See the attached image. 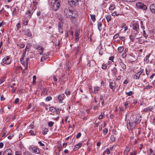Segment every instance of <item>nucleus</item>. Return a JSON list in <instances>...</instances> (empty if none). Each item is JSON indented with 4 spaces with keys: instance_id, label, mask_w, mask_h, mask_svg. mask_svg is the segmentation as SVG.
Wrapping results in <instances>:
<instances>
[{
    "instance_id": "f257e3e1",
    "label": "nucleus",
    "mask_w": 155,
    "mask_h": 155,
    "mask_svg": "<svg viewBox=\"0 0 155 155\" xmlns=\"http://www.w3.org/2000/svg\"><path fill=\"white\" fill-rule=\"evenodd\" d=\"M51 5L52 9L55 11H56L59 9L60 6L58 0H52Z\"/></svg>"
},
{
    "instance_id": "f03ea898",
    "label": "nucleus",
    "mask_w": 155,
    "mask_h": 155,
    "mask_svg": "<svg viewBox=\"0 0 155 155\" xmlns=\"http://www.w3.org/2000/svg\"><path fill=\"white\" fill-rule=\"evenodd\" d=\"M136 124L135 121H132L131 120L130 121L129 120H127V127L128 130H131L133 132V130L136 127Z\"/></svg>"
},
{
    "instance_id": "7ed1b4c3",
    "label": "nucleus",
    "mask_w": 155,
    "mask_h": 155,
    "mask_svg": "<svg viewBox=\"0 0 155 155\" xmlns=\"http://www.w3.org/2000/svg\"><path fill=\"white\" fill-rule=\"evenodd\" d=\"M80 0H68V3L69 6L73 7H76L79 5Z\"/></svg>"
},
{
    "instance_id": "20e7f679",
    "label": "nucleus",
    "mask_w": 155,
    "mask_h": 155,
    "mask_svg": "<svg viewBox=\"0 0 155 155\" xmlns=\"http://www.w3.org/2000/svg\"><path fill=\"white\" fill-rule=\"evenodd\" d=\"M136 6L137 8L142 9L144 10H146L147 9L146 6L141 2H137L136 4Z\"/></svg>"
},
{
    "instance_id": "39448f33",
    "label": "nucleus",
    "mask_w": 155,
    "mask_h": 155,
    "mask_svg": "<svg viewBox=\"0 0 155 155\" xmlns=\"http://www.w3.org/2000/svg\"><path fill=\"white\" fill-rule=\"evenodd\" d=\"M71 9H70L69 8L64 9V16L67 18H71Z\"/></svg>"
},
{
    "instance_id": "423d86ee",
    "label": "nucleus",
    "mask_w": 155,
    "mask_h": 155,
    "mask_svg": "<svg viewBox=\"0 0 155 155\" xmlns=\"http://www.w3.org/2000/svg\"><path fill=\"white\" fill-rule=\"evenodd\" d=\"M34 12L32 9L28 10L25 13L26 18L28 20L30 19L31 18Z\"/></svg>"
},
{
    "instance_id": "0eeeda50",
    "label": "nucleus",
    "mask_w": 155,
    "mask_h": 155,
    "mask_svg": "<svg viewBox=\"0 0 155 155\" xmlns=\"http://www.w3.org/2000/svg\"><path fill=\"white\" fill-rule=\"evenodd\" d=\"M143 71V69H142L137 73L135 72L136 74L134 76V79L136 80L139 79L140 77L141 78L140 75L142 74Z\"/></svg>"
},
{
    "instance_id": "6e6552de",
    "label": "nucleus",
    "mask_w": 155,
    "mask_h": 155,
    "mask_svg": "<svg viewBox=\"0 0 155 155\" xmlns=\"http://www.w3.org/2000/svg\"><path fill=\"white\" fill-rule=\"evenodd\" d=\"M71 17L73 18H75L78 15V11L75 9H71Z\"/></svg>"
},
{
    "instance_id": "1a4fd4ad",
    "label": "nucleus",
    "mask_w": 155,
    "mask_h": 155,
    "mask_svg": "<svg viewBox=\"0 0 155 155\" xmlns=\"http://www.w3.org/2000/svg\"><path fill=\"white\" fill-rule=\"evenodd\" d=\"M22 32H24V34L28 37H31L32 34L30 31L29 29H27L22 31Z\"/></svg>"
},
{
    "instance_id": "9d476101",
    "label": "nucleus",
    "mask_w": 155,
    "mask_h": 155,
    "mask_svg": "<svg viewBox=\"0 0 155 155\" xmlns=\"http://www.w3.org/2000/svg\"><path fill=\"white\" fill-rule=\"evenodd\" d=\"M80 34V31L78 29H76L75 31V42H78L79 40V36Z\"/></svg>"
},
{
    "instance_id": "9b49d317",
    "label": "nucleus",
    "mask_w": 155,
    "mask_h": 155,
    "mask_svg": "<svg viewBox=\"0 0 155 155\" xmlns=\"http://www.w3.org/2000/svg\"><path fill=\"white\" fill-rule=\"evenodd\" d=\"M4 63L8 64H9L11 62V60L9 59V56H6L2 60Z\"/></svg>"
},
{
    "instance_id": "f8f14e48",
    "label": "nucleus",
    "mask_w": 155,
    "mask_h": 155,
    "mask_svg": "<svg viewBox=\"0 0 155 155\" xmlns=\"http://www.w3.org/2000/svg\"><path fill=\"white\" fill-rule=\"evenodd\" d=\"M3 155H12V152L10 149H6L3 153Z\"/></svg>"
},
{
    "instance_id": "ddd939ff",
    "label": "nucleus",
    "mask_w": 155,
    "mask_h": 155,
    "mask_svg": "<svg viewBox=\"0 0 155 155\" xmlns=\"http://www.w3.org/2000/svg\"><path fill=\"white\" fill-rule=\"evenodd\" d=\"M30 149H31L33 153H36L37 154H39L40 153L39 149L36 147H33L30 148Z\"/></svg>"
},
{
    "instance_id": "4468645a",
    "label": "nucleus",
    "mask_w": 155,
    "mask_h": 155,
    "mask_svg": "<svg viewBox=\"0 0 155 155\" xmlns=\"http://www.w3.org/2000/svg\"><path fill=\"white\" fill-rule=\"evenodd\" d=\"M62 24L61 21H60L59 22L58 26V28L59 30V31L61 33H63V30L62 29Z\"/></svg>"
},
{
    "instance_id": "2eb2a0df",
    "label": "nucleus",
    "mask_w": 155,
    "mask_h": 155,
    "mask_svg": "<svg viewBox=\"0 0 155 155\" xmlns=\"http://www.w3.org/2000/svg\"><path fill=\"white\" fill-rule=\"evenodd\" d=\"M55 16L56 18L60 20V21H63V20L64 17L60 13H56L55 15Z\"/></svg>"
},
{
    "instance_id": "dca6fc26",
    "label": "nucleus",
    "mask_w": 155,
    "mask_h": 155,
    "mask_svg": "<svg viewBox=\"0 0 155 155\" xmlns=\"http://www.w3.org/2000/svg\"><path fill=\"white\" fill-rule=\"evenodd\" d=\"M133 29L135 30L137 32L138 31V28L139 26L137 23H134L133 24Z\"/></svg>"
},
{
    "instance_id": "f3484780",
    "label": "nucleus",
    "mask_w": 155,
    "mask_h": 155,
    "mask_svg": "<svg viewBox=\"0 0 155 155\" xmlns=\"http://www.w3.org/2000/svg\"><path fill=\"white\" fill-rule=\"evenodd\" d=\"M115 86L116 84L115 82H111L110 83V87L113 91H114Z\"/></svg>"
},
{
    "instance_id": "a211bd4d",
    "label": "nucleus",
    "mask_w": 155,
    "mask_h": 155,
    "mask_svg": "<svg viewBox=\"0 0 155 155\" xmlns=\"http://www.w3.org/2000/svg\"><path fill=\"white\" fill-rule=\"evenodd\" d=\"M49 55L48 53H47L46 54H44V55L42 57L41 59V61L43 62L44 61L47 59Z\"/></svg>"
},
{
    "instance_id": "6ab92c4d",
    "label": "nucleus",
    "mask_w": 155,
    "mask_h": 155,
    "mask_svg": "<svg viewBox=\"0 0 155 155\" xmlns=\"http://www.w3.org/2000/svg\"><path fill=\"white\" fill-rule=\"evenodd\" d=\"M64 94H61L58 96V100L59 101L61 102L64 99Z\"/></svg>"
},
{
    "instance_id": "aec40b11",
    "label": "nucleus",
    "mask_w": 155,
    "mask_h": 155,
    "mask_svg": "<svg viewBox=\"0 0 155 155\" xmlns=\"http://www.w3.org/2000/svg\"><path fill=\"white\" fill-rule=\"evenodd\" d=\"M150 9L152 13L155 14V4H153L151 5L150 6Z\"/></svg>"
},
{
    "instance_id": "412c9836",
    "label": "nucleus",
    "mask_w": 155,
    "mask_h": 155,
    "mask_svg": "<svg viewBox=\"0 0 155 155\" xmlns=\"http://www.w3.org/2000/svg\"><path fill=\"white\" fill-rule=\"evenodd\" d=\"M136 34L135 33H132L130 36V38L132 42H134L136 38Z\"/></svg>"
},
{
    "instance_id": "4be33fe9",
    "label": "nucleus",
    "mask_w": 155,
    "mask_h": 155,
    "mask_svg": "<svg viewBox=\"0 0 155 155\" xmlns=\"http://www.w3.org/2000/svg\"><path fill=\"white\" fill-rule=\"evenodd\" d=\"M141 118L142 117L140 116L136 117V121H135L136 124L140 123L141 120Z\"/></svg>"
},
{
    "instance_id": "5701e85b",
    "label": "nucleus",
    "mask_w": 155,
    "mask_h": 155,
    "mask_svg": "<svg viewBox=\"0 0 155 155\" xmlns=\"http://www.w3.org/2000/svg\"><path fill=\"white\" fill-rule=\"evenodd\" d=\"M35 48L37 49L38 50L42 52H43L44 51V49L43 48L41 47L39 45H36Z\"/></svg>"
},
{
    "instance_id": "b1692460",
    "label": "nucleus",
    "mask_w": 155,
    "mask_h": 155,
    "mask_svg": "<svg viewBox=\"0 0 155 155\" xmlns=\"http://www.w3.org/2000/svg\"><path fill=\"white\" fill-rule=\"evenodd\" d=\"M111 71L113 74L114 75H115L117 73V68L115 67H114L111 70Z\"/></svg>"
},
{
    "instance_id": "393cba45",
    "label": "nucleus",
    "mask_w": 155,
    "mask_h": 155,
    "mask_svg": "<svg viewBox=\"0 0 155 155\" xmlns=\"http://www.w3.org/2000/svg\"><path fill=\"white\" fill-rule=\"evenodd\" d=\"M152 110V108L150 107H147L145 108H144L143 111L145 112H148L150 111H151Z\"/></svg>"
},
{
    "instance_id": "a878e982",
    "label": "nucleus",
    "mask_w": 155,
    "mask_h": 155,
    "mask_svg": "<svg viewBox=\"0 0 155 155\" xmlns=\"http://www.w3.org/2000/svg\"><path fill=\"white\" fill-rule=\"evenodd\" d=\"M119 64L120 67L124 70H125L126 68V65L122 62H120L119 63Z\"/></svg>"
},
{
    "instance_id": "bb28decb",
    "label": "nucleus",
    "mask_w": 155,
    "mask_h": 155,
    "mask_svg": "<svg viewBox=\"0 0 155 155\" xmlns=\"http://www.w3.org/2000/svg\"><path fill=\"white\" fill-rule=\"evenodd\" d=\"M124 50V47L123 46L119 47L118 49L117 50L119 53H121Z\"/></svg>"
},
{
    "instance_id": "cd10ccee",
    "label": "nucleus",
    "mask_w": 155,
    "mask_h": 155,
    "mask_svg": "<svg viewBox=\"0 0 155 155\" xmlns=\"http://www.w3.org/2000/svg\"><path fill=\"white\" fill-rule=\"evenodd\" d=\"M82 144L81 143H79L76 145L74 147V149L75 150H77L81 147Z\"/></svg>"
},
{
    "instance_id": "c85d7f7f",
    "label": "nucleus",
    "mask_w": 155,
    "mask_h": 155,
    "mask_svg": "<svg viewBox=\"0 0 155 155\" xmlns=\"http://www.w3.org/2000/svg\"><path fill=\"white\" fill-rule=\"evenodd\" d=\"M100 87H97L94 88V94H97L98 91L99 90Z\"/></svg>"
},
{
    "instance_id": "c756f323",
    "label": "nucleus",
    "mask_w": 155,
    "mask_h": 155,
    "mask_svg": "<svg viewBox=\"0 0 155 155\" xmlns=\"http://www.w3.org/2000/svg\"><path fill=\"white\" fill-rule=\"evenodd\" d=\"M49 109L50 111L52 112H54L55 110H57V109L53 107H49Z\"/></svg>"
},
{
    "instance_id": "7c9ffc66",
    "label": "nucleus",
    "mask_w": 155,
    "mask_h": 155,
    "mask_svg": "<svg viewBox=\"0 0 155 155\" xmlns=\"http://www.w3.org/2000/svg\"><path fill=\"white\" fill-rule=\"evenodd\" d=\"M106 18L107 20V21L109 22L111 19V17L110 15H107L106 17Z\"/></svg>"
},
{
    "instance_id": "2f4dec72",
    "label": "nucleus",
    "mask_w": 155,
    "mask_h": 155,
    "mask_svg": "<svg viewBox=\"0 0 155 155\" xmlns=\"http://www.w3.org/2000/svg\"><path fill=\"white\" fill-rule=\"evenodd\" d=\"M136 60V59L133 56H131L129 60L131 62H134Z\"/></svg>"
},
{
    "instance_id": "473e14b6",
    "label": "nucleus",
    "mask_w": 155,
    "mask_h": 155,
    "mask_svg": "<svg viewBox=\"0 0 155 155\" xmlns=\"http://www.w3.org/2000/svg\"><path fill=\"white\" fill-rule=\"evenodd\" d=\"M90 15L91 19L94 22L96 20L95 15H93L92 14H90Z\"/></svg>"
},
{
    "instance_id": "72a5a7b5",
    "label": "nucleus",
    "mask_w": 155,
    "mask_h": 155,
    "mask_svg": "<svg viewBox=\"0 0 155 155\" xmlns=\"http://www.w3.org/2000/svg\"><path fill=\"white\" fill-rule=\"evenodd\" d=\"M150 53L148 55L146 56V58H145V61L147 63H148L149 62V60H148L149 58L150 57Z\"/></svg>"
},
{
    "instance_id": "f704fd0d",
    "label": "nucleus",
    "mask_w": 155,
    "mask_h": 155,
    "mask_svg": "<svg viewBox=\"0 0 155 155\" xmlns=\"http://www.w3.org/2000/svg\"><path fill=\"white\" fill-rule=\"evenodd\" d=\"M36 77L35 75H34L33 77V85H35L36 84Z\"/></svg>"
},
{
    "instance_id": "c9c22d12",
    "label": "nucleus",
    "mask_w": 155,
    "mask_h": 155,
    "mask_svg": "<svg viewBox=\"0 0 155 155\" xmlns=\"http://www.w3.org/2000/svg\"><path fill=\"white\" fill-rule=\"evenodd\" d=\"M115 8V5L113 4H112L111 5H110V7L109 8V10L110 11L113 10Z\"/></svg>"
},
{
    "instance_id": "e433bc0d",
    "label": "nucleus",
    "mask_w": 155,
    "mask_h": 155,
    "mask_svg": "<svg viewBox=\"0 0 155 155\" xmlns=\"http://www.w3.org/2000/svg\"><path fill=\"white\" fill-rule=\"evenodd\" d=\"M110 138L111 141L112 142H114L115 141V137L114 135H111Z\"/></svg>"
},
{
    "instance_id": "4c0bfd02",
    "label": "nucleus",
    "mask_w": 155,
    "mask_h": 155,
    "mask_svg": "<svg viewBox=\"0 0 155 155\" xmlns=\"http://www.w3.org/2000/svg\"><path fill=\"white\" fill-rule=\"evenodd\" d=\"M46 89L45 88H43V90L41 93V95H44L45 94H46Z\"/></svg>"
},
{
    "instance_id": "58836bf2",
    "label": "nucleus",
    "mask_w": 155,
    "mask_h": 155,
    "mask_svg": "<svg viewBox=\"0 0 155 155\" xmlns=\"http://www.w3.org/2000/svg\"><path fill=\"white\" fill-rule=\"evenodd\" d=\"M21 24L19 22H18L16 24V27H17V31L19 30L21 28Z\"/></svg>"
},
{
    "instance_id": "ea45409f",
    "label": "nucleus",
    "mask_w": 155,
    "mask_h": 155,
    "mask_svg": "<svg viewBox=\"0 0 155 155\" xmlns=\"http://www.w3.org/2000/svg\"><path fill=\"white\" fill-rule=\"evenodd\" d=\"M5 77H4L0 79V84H2L5 81Z\"/></svg>"
},
{
    "instance_id": "a19ab883",
    "label": "nucleus",
    "mask_w": 155,
    "mask_h": 155,
    "mask_svg": "<svg viewBox=\"0 0 155 155\" xmlns=\"http://www.w3.org/2000/svg\"><path fill=\"white\" fill-rule=\"evenodd\" d=\"M108 132V129L107 128H105L103 129V134L104 135H106Z\"/></svg>"
},
{
    "instance_id": "79ce46f5",
    "label": "nucleus",
    "mask_w": 155,
    "mask_h": 155,
    "mask_svg": "<svg viewBox=\"0 0 155 155\" xmlns=\"http://www.w3.org/2000/svg\"><path fill=\"white\" fill-rule=\"evenodd\" d=\"M65 93L67 95H70L71 93V91L67 89L65 90Z\"/></svg>"
},
{
    "instance_id": "37998d69",
    "label": "nucleus",
    "mask_w": 155,
    "mask_h": 155,
    "mask_svg": "<svg viewBox=\"0 0 155 155\" xmlns=\"http://www.w3.org/2000/svg\"><path fill=\"white\" fill-rule=\"evenodd\" d=\"M33 4L34 6H36L38 4V2L37 0H35L33 2Z\"/></svg>"
},
{
    "instance_id": "c03bdc74",
    "label": "nucleus",
    "mask_w": 155,
    "mask_h": 155,
    "mask_svg": "<svg viewBox=\"0 0 155 155\" xmlns=\"http://www.w3.org/2000/svg\"><path fill=\"white\" fill-rule=\"evenodd\" d=\"M28 19H26V18L23 21V24L25 25H28Z\"/></svg>"
},
{
    "instance_id": "a18cd8bd",
    "label": "nucleus",
    "mask_w": 155,
    "mask_h": 155,
    "mask_svg": "<svg viewBox=\"0 0 155 155\" xmlns=\"http://www.w3.org/2000/svg\"><path fill=\"white\" fill-rule=\"evenodd\" d=\"M133 94V92L132 91H130L129 92L126 93V94H127V95L128 96H130L131 95Z\"/></svg>"
},
{
    "instance_id": "49530a36",
    "label": "nucleus",
    "mask_w": 155,
    "mask_h": 155,
    "mask_svg": "<svg viewBox=\"0 0 155 155\" xmlns=\"http://www.w3.org/2000/svg\"><path fill=\"white\" fill-rule=\"evenodd\" d=\"M102 25V23L101 22H100L98 23V28L99 31H100L101 30V29H100V28H101V27Z\"/></svg>"
},
{
    "instance_id": "de8ad7c7",
    "label": "nucleus",
    "mask_w": 155,
    "mask_h": 155,
    "mask_svg": "<svg viewBox=\"0 0 155 155\" xmlns=\"http://www.w3.org/2000/svg\"><path fill=\"white\" fill-rule=\"evenodd\" d=\"M130 151V149L129 147H127L125 149L124 153L126 154L128 152Z\"/></svg>"
},
{
    "instance_id": "09e8293b",
    "label": "nucleus",
    "mask_w": 155,
    "mask_h": 155,
    "mask_svg": "<svg viewBox=\"0 0 155 155\" xmlns=\"http://www.w3.org/2000/svg\"><path fill=\"white\" fill-rule=\"evenodd\" d=\"M52 99V98L50 96H48L46 98V100L47 101H48L51 100Z\"/></svg>"
},
{
    "instance_id": "8fccbe9b",
    "label": "nucleus",
    "mask_w": 155,
    "mask_h": 155,
    "mask_svg": "<svg viewBox=\"0 0 155 155\" xmlns=\"http://www.w3.org/2000/svg\"><path fill=\"white\" fill-rule=\"evenodd\" d=\"M24 59H21L20 61L21 63L24 66L26 65V63L25 61H24Z\"/></svg>"
},
{
    "instance_id": "3c124183",
    "label": "nucleus",
    "mask_w": 155,
    "mask_h": 155,
    "mask_svg": "<svg viewBox=\"0 0 155 155\" xmlns=\"http://www.w3.org/2000/svg\"><path fill=\"white\" fill-rule=\"evenodd\" d=\"M54 124V122H51V121H50V122H49L48 123V126L49 127H51Z\"/></svg>"
},
{
    "instance_id": "603ef678",
    "label": "nucleus",
    "mask_w": 155,
    "mask_h": 155,
    "mask_svg": "<svg viewBox=\"0 0 155 155\" xmlns=\"http://www.w3.org/2000/svg\"><path fill=\"white\" fill-rule=\"evenodd\" d=\"M29 133L31 135H35V134L34 133V131L33 130H30L29 131Z\"/></svg>"
},
{
    "instance_id": "864d4df0",
    "label": "nucleus",
    "mask_w": 155,
    "mask_h": 155,
    "mask_svg": "<svg viewBox=\"0 0 155 155\" xmlns=\"http://www.w3.org/2000/svg\"><path fill=\"white\" fill-rule=\"evenodd\" d=\"M66 78V76L65 75H63L61 77V82H63L64 81V79Z\"/></svg>"
},
{
    "instance_id": "5fc2aeb1",
    "label": "nucleus",
    "mask_w": 155,
    "mask_h": 155,
    "mask_svg": "<svg viewBox=\"0 0 155 155\" xmlns=\"http://www.w3.org/2000/svg\"><path fill=\"white\" fill-rule=\"evenodd\" d=\"M5 7L8 9V11H11V7L9 5H5Z\"/></svg>"
},
{
    "instance_id": "6e6d98bb",
    "label": "nucleus",
    "mask_w": 155,
    "mask_h": 155,
    "mask_svg": "<svg viewBox=\"0 0 155 155\" xmlns=\"http://www.w3.org/2000/svg\"><path fill=\"white\" fill-rule=\"evenodd\" d=\"M143 36L144 37H145L146 38L147 37V35L146 34V32L145 30H143Z\"/></svg>"
},
{
    "instance_id": "4d7b16f0",
    "label": "nucleus",
    "mask_w": 155,
    "mask_h": 155,
    "mask_svg": "<svg viewBox=\"0 0 155 155\" xmlns=\"http://www.w3.org/2000/svg\"><path fill=\"white\" fill-rule=\"evenodd\" d=\"M26 52L25 51H24L22 54V56L21 58V59H24V58L25 57Z\"/></svg>"
},
{
    "instance_id": "13d9d810",
    "label": "nucleus",
    "mask_w": 155,
    "mask_h": 155,
    "mask_svg": "<svg viewBox=\"0 0 155 155\" xmlns=\"http://www.w3.org/2000/svg\"><path fill=\"white\" fill-rule=\"evenodd\" d=\"M107 68V65L106 64H103L102 66V68L103 69H105Z\"/></svg>"
},
{
    "instance_id": "bf43d9fd",
    "label": "nucleus",
    "mask_w": 155,
    "mask_h": 155,
    "mask_svg": "<svg viewBox=\"0 0 155 155\" xmlns=\"http://www.w3.org/2000/svg\"><path fill=\"white\" fill-rule=\"evenodd\" d=\"M19 101V99L18 98H17L15 100L14 103L17 104Z\"/></svg>"
},
{
    "instance_id": "052dcab7",
    "label": "nucleus",
    "mask_w": 155,
    "mask_h": 155,
    "mask_svg": "<svg viewBox=\"0 0 155 155\" xmlns=\"http://www.w3.org/2000/svg\"><path fill=\"white\" fill-rule=\"evenodd\" d=\"M29 60V58H26L25 61V62L26 63V65H28Z\"/></svg>"
},
{
    "instance_id": "680f3d73",
    "label": "nucleus",
    "mask_w": 155,
    "mask_h": 155,
    "mask_svg": "<svg viewBox=\"0 0 155 155\" xmlns=\"http://www.w3.org/2000/svg\"><path fill=\"white\" fill-rule=\"evenodd\" d=\"M81 136V133H78L76 136V138L77 139L79 138Z\"/></svg>"
},
{
    "instance_id": "e2e57ef3",
    "label": "nucleus",
    "mask_w": 155,
    "mask_h": 155,
    "mask_svg": "<svg viewBox=\"0 0 155 155\" xmlns=\"http://www.w3.org/2000/svg\"><path fill=\"white\" fill-rule=\"evenodd\" d=\"M23 155H31L28 152H25L23 153Z\"/></svg>"
},
{
    "instance_id": "0e129e2a",
    "label": "nucleus",
    "mask_w": 155,
    "mask_h": 155,
    "mask_svg": "<svg viewBox=\"0 0 155 155\" xmlns=\"http://www.w3.org/2000/svg\"><path fill=\"white\" fill-rule=\"evenodd\" d=\"M128 105L127 102L126 101L124 103V105L125 106L126 109L127 107V106Z\"/></svg>"
},
{
    "instance_id": "69168bd1",
    "label": "nucleus",
    "mask_w": 155,
    "mask_h": 155,
    "mask_svg": "<svg viewBox=\"0 0 155 155\" xmlns=\"http://www.w3.org/2000/svg\"><path fill=\"white\" fill-rule=\"evenodd\" d=\"M145 71L146 74L147 75V76H148V75L150 73V71H149L148 70L147 68L145 69Z\"/></svg>"
},
{
    "instance_id": "338daca9",
    "label": "nucleus",
    "mask_w": 155,
    "mask_h": 155,
    "mask_svg": "<svg viewBox=\"0 0 155 155\" xmlns=\"http://www.w3.org/2000/svg\"><path fill=\"white\" fill-rule=\"evenodd\" d=\"M91 66V61H89L87 64V67L90 68Z\"/></svg>"
},
{
    "instance_id": "774afa93",
    "label": "nucleus",
    "mask_w": 155,
    "mask_h": 155,
    "mask_svg": "<svg viewBox=\"0 0 155 155\" xmlns=\"http://www.w3.org/2000/svg\"><path fill=\"white\" fill-rule=\"evenodd\" d=\"M136 154L137 152L134 151V153H133V152L130 153V155H136Z\"/></svg>"
}]
</instances>
